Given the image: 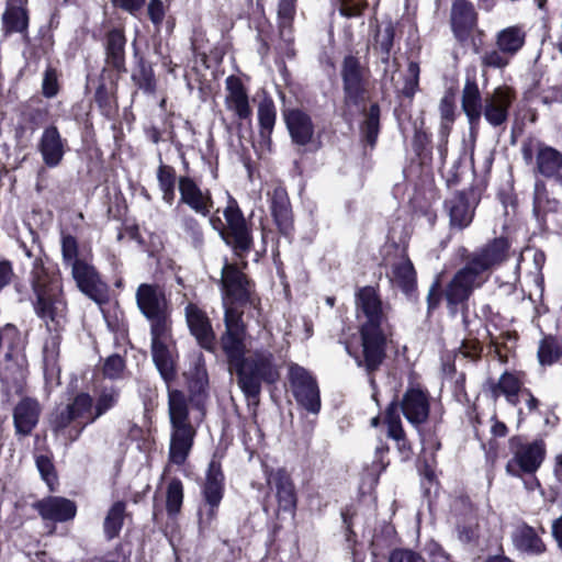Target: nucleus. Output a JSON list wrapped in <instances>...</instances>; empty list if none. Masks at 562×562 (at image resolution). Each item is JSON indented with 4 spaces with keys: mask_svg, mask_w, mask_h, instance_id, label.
Returning <instances> with one entry per match:
<instances>
[{
    "mask_svg": "<svg viewBox=\"0 0 562 562\" xmlns=\"http://www.w3.org/2000/svg\"><path fill=\"white\" fill-rule=\"evenodd\" d=\"M386 277L393 286L401 289L405 294H409L415 290L416 271L413 262L404 251L391 261L386 270Z\"/></svg>",
    "mask_w": 562,
    "mask_h": 562,
    "instance_id": "b1692460",
    "label": "nucleus"
},
{
    "mask_svg": "<svg viewBox=\"0 0 562 562\" xmlns=\"http://www.w3.org/2000/svg\"><path fill=\"white\" fill-rule=\"evenodd\" d=\"M224 474L218 461L211 460L201 486V499L221 504L224 496Z\"/></svg>",
    "mask_w": 562,
    "mask_h": 562,
    "instance_id": "2f4dec72",
    "label": "nucleus"
},
{
    "mask_svg": "<svg viewBox=\"0 0 562 562\" xmlns=\"http://www.w3.org/2000/svg\"><path fill=\"white\" fill-rule=\"evenodd\" d=\"M58 78L54 68H46L42 82V92L46 98H54L58 93Z\"/></svg>",
    "mask_w": 562,
    "mask_h": 562,
    "instance_id": "5fc2aeb1",
    "label": "nucleus"
},
{
    "mask_svg": "<svg viewBox=\"0 0 562 562\" xmlns=\"http://www.w3.org/2000/svg\"><path fill=\"white\" fill-rule=\"evenodd\" d=\"M340 12L346 16H356L367 7V0H339Z\"/></svg>",
    "mask_w": 562,
    "mask_h": 562,
    "instance_id": "13d9d810",
    "label": "nucleus"
},
{
    "mask_svg": "<svg viewBox=\"0 0 562 562\" xmlns=\"http://www.w3.org/2000/svg\"><path fill=\"white\" fill-rule=\"evenodd\" d=\"M515 548L529 555H538L544 552L546 546L536 530L527 524L519 525L513 532Z\"/></svg>",
    "mask_w": 562,
    "mask_h": 562,
    "instance_id": "72a5a7b5",
    "label": "nucleus"
},
{
    "mask_svg": "<svg viewBox=\"0 0 562 562\" xmlns=\"http://www.w3.org/2000/svg\"><path fill=\"white\" fill-rule=\"evenodd\" d=\"M225 92L226 109L240 121L250 120L252 111L241 80L236 76H228L225 80Z\"/></svg>",
    "mask_w": 562,
    "mask_h": 562,
    "instance_id": "412c9836",
    "label": "nucleus"
},
{
    "mask_svg": "<svg viewBox=\"0 0 562 562\" xmlns=\"http://www.w3.org/2000/svg\"><path fill=\"white\" fill-rule=\"evenodd\" d=\"M186 319L191 334L195 337L199 345L213 350L215 347V334L206 314L195 304H188L186 307Z\"/></svg>",
    "mask_w": 562,
    "mask_h": 562,
    "instance_id": "4be33fe9",
    "label": "nucleus"
},
{
    "mask_svg": "<svg viewBox=\"0 0 562 562\" xmlns=\"http://www.w3.org/2000/svg\"><path fill=\"white\" fill-rule=\"evenodd\" d=\"M401 408L406 419L414 426L425 423L429 415V401L425 391L409 387L401 402Z\"/></svg>",
    "mask_w": 562,
    "mask_h": 562,
    "instance_id": "393cba45",
    "label": "nucleus"
},
{
    "mask_svg": "<svg viewBox=\"0 0 562 562\" xmlns=\"http://www.w3.org/2000/svg\"><path fill=\"white\" fill-rule=\"evenodd\" d=\"M65 144L66 140L61 138L56 126L44 128L37 148L47 167L54 168L60 164L65 155Z\"/></svg>",
    "mask_w": 562,
    "mask_h": 562,
    "instance_id": "a878e982",
    "label": "nucleus"
},
{
    "mask_svg": "<svg viewBox=\"0 0 562 562\" xmlns=\"http://www.w3.org/2000/svg\"><path fill=\"white\" fill-rule=\"evenodd\" d=\"M154 363L168 385V413L171 426L169 461L182 465L192 449L195 429L189 420V403L183 392L171 390L169 383L176 378V351L170 325L150 328Z\"/></svg>",
    "mask_w": 562,
    "mask_h": 562,
    "instance_id": "f03ea898",
    "label": "nucleus"
},
{
    "mask_svg": "<svg viewBox=\"0 0 562 562\" xmlns=\"http://www.w3.org/2000/svg\"><path fill=\"white\" fill-rule=\"evenodd\" d=\"M220 283L223 301L226 299L231 303L249 304L257 308L258 300L252 293L250 282L235 265L225 262Z\"/></svg>",
    "mask_w": 562,
    "mask_h": 562,
    "instance_id": "f8f14e48",
    "label": "nucleus"
},
{
    "mask_svg": "<svg viewBox=\"0 0 562 562\" xmlns=\"http://www.w3.org/2000/svg\"><path fill=\"white\" fill-rule=\"evenodd\" d=\"M116 7H120L128 12L137 11L142 8L145 0H112Z\"/></svg>",
    "mask_w": 562,
    "mask_h": 562,
    "instance_id": "338daca9",
    "label": "nucleus"
},
{
    "mask_svg": "<svg viewBox=\"0 0 562 562\" xmlns=\"http://www.w3.org/2000/svg\"><path fill=\"white\" fill-rule=\"evenodd\" d=\"M486 280L469 261L456 272L445 290V300L451 314L462 307L473 291Z\"/></svg>",
    "mask_w": 562,
    "mask_h": 562,
    "instance_id": "9d476101",
    "label": "nucleus"
},
{
    "mask_svg": "<svg viewBox=\"0 0 562 562\" xmlns=\"http://www.w3.org/2000/svg\"><path fill=\"white\" fill-rule=\"evenodd\" d=\"M12 277L13 269L10 261H0V291L11 282Z\"/></svg>",
    "mask_w": 562,
    "mask_h": 562,
    "instance_id": "0e129e2a",
    "label": "nucleus"
},
{
    "mask_svg": "<svg viewBox=\"0 0 562 562\" xmlns=\"http://www.w3.org/2000/svg\"><path fill=\"white\" fill-rule=\"evenodd\" d=\"M483 105L482 95L475 79L467 77L462 90V109L471 124L480 121Z\"/></svg>",
    "mask_w": 562,
    "mask_h": 562,
    "instance_id": "f704fd0d",
    "label": "nucleus"
},
{
    "mask_svg": "<svg viewBox=\"0 0 562 562\" xmlns=\"http://www.w3.org/2000/svg\"><path fill=\"white\" fill-rule=\"evenodd\" d=\"M360 131L363 139L372 147L374 146L380 130V108L376 103L371 104L364 115Z\"/></svg>",
    "mask_w": 562,
    "mask_h": 562,
    "instance_id": "37998d69",
    "label": "nucleus"
},
{
    "mask_svg": "<svg viewBox=\"0 0 562 562\" xmlns=\"http://www.w3.org/2000/svg\"><path fill=\"white\" fill-rule=\"evenodd\" d=\"M419 65L415 61H409L407 67V76L405 77L402 93L405 97L412 98L417 91L419 83Z\"/></svg>",
    "mask_w": 562,
    "mask_h": 562,
    "instance_id": "864d4df0",
    "label": "nucleus"
},
{
    "mask_svg": "<svg viewBox=\"0 0 562 562\" xmlns=\"http://www.w3.org/2000/svg\"><path fill=\"white\" fill-rule=\"evenodd\" d=\"M36 467L43 480L50 485L55 481L54 465L46 456L36 457Z\"/></svg>",
    "mask_w": 562,
    "mask_h": 562,
    "instance_id": "6e6d98bb",
    "label": "nucleus"
},
{
    "mask_svg": "<svg viewBox=\"0 0 562 562\" xmlns=\"http://www.w3.org/2000/svg\"><path fill=\"white\" fill-rule=\"evenodd\" d=\"M125 36L120 30H112L106 35V61L117 70L124 68Z\"/></svg>",
    "mask_w": 562,
    "mask_h": 562,
    "instance_id": "4c0bfd02",
    "label": "nucleus"
},
{
    "mask_svg": "<svg viewBox=\"0 0 562 562\" xmlns=\"http://www.w3.org/2000/svg\"><path fill=\"white\" fill-rule=\"evenodd\" d=\"M296 13V0H279L278 24L281 40L288 45L293 42V20Z\"/></svg>",
    "mask_w": 562,
    "mask_h": 562,
    "instance_id": "e433bc0d",
    "label": "nucleus"
},
{
    "mask_svg": "<svg viewBox=\"0 0 562 562\" xmlns=\"http://www.w3.org/2000/svg\"><path fill=\"white\" fill-rule=\"evenodd\" d=\"M223 214L227 223V231H221V235L225 243L233 248L235 255L243 258L252 247L250 228L234 199H229Z\"/></svg>",
    "mask_w": 562,
    "mask_h": 562,
    "instance_id": "9b49d317",
    "label": "nucleus"
},
{
    "mask_svg": "<svg viewBox=\"0 0 562 562\" xmlns=\"http://www.w3.org/2000/svg\"><path fill=\"white\" fill-rule=\"evenodd\" d=\"M533 213L542 221L547 229L557 234L562 232V207L555 199L548 195L546 183L537 180L533 194Z\"/></svg>",
    "mask_w": 562,
    "mask_h": 562,
    "instance_id": "2eb2a0df",
    "label": "nucleus"
},
{
    "mask_svg": "<svg viewBox=\"0 0 562 562\" xmlns=\"http://www.w3.org/2000/svg\"><path fill=\"white\" fill-rule=\"evenodd\" d=\"M450 20L456 38L464 42L476 25L474 7L467 0H456L452 3Z\"/></svg>",
    "mask_w": 562,
    "mask_h": 562,
    "instance_id": "bb28decb",
    "label": "nucleus"
},
{
    "mask_svg": "<svg viewBox=\"0 0 562 562\" xmlns=\"http://www.w3.org/2000/svg\"><path fill=\"white\" fill-rule=\"evenodd\" d=\"M205 398H206V393L204 390V383H201L198 394L190 400L192 407L199 412V418H202L204 416Z\"/></svg>",
    "mask_w": 562,
    "mask_h": 562,
    "instance_id": "69168bd1",
    "label": "nucleus"
},
{
    "mask_svg": "<svg viewBox=\"0 0 562 562\" xmlns=\"http://www.w3.org/2000/svg\"><path fill=\"white\" fill-rule=\"evenodd\" d=\"M395 35V29L392 22H387L383 25L378 26L374 44L372 46L373 52L380 57L382 64L385 65L384 72H387V66L390 64L391 50L393 47Z\"/></svg>",
    "mask_w": 562,
    "mask_h": 562,
    "instance_id": "c9c22d12",
    "label": "nucleus"
},
{
    "mask_svg": "<svg viewBox=\"0 0 562 562\" xmlns=\"http://www.w3.org/2000/svg\"><path fill=\"white\" fill-rule=\"evenodd\" d=\"M183 503V485L179 479H172L166 491V510L170 517L177 516Z\"/></svg>",
    "mask_w": 562,
    "mask_h": 562,
    "instance_id": "a18cd8bd",
    "label": "nucleus"
},
{
    "mask_svg": "<svg viewBox=\"0 0 562 562\" xmlns=\"http://www.w3.org/2000/svg\"><path fill=\"white\" fill-rule=\"evenodd\" d=\"M479 200L473 190L460 191L445 201V207L453 228L468 227L474 217Z\"/></svg>",
    "mask_w": 562,
    "mask_h": 562,
    "instance_id": "a211bd4d",
    "label": "nucleus"
},
{
    "mask_svg": "<svg viewBox=\"0 0 562 562\" xmlns=\"http://www.w3.org/2000/svg\"><path fill=\"white\" fill-rule=\"evenodd\" d=\"M509 449L513 458L506 464V472L512 476H519L521 472L535 473L546 456V445L541 439L528 442L514 436L509 439Z\"/></svg>",
    "mask_w": 562,
    "mask_h": 562,
    "instance_id": "6e6552de",
    "label": "nucleus"
},
{
    "mask_svg": "<svg viewBox=\"0 0 562 562\" xmlns=\"http://www.w3.org/2000/svg\"><path fill=\"white\" fill-rule=\"evenodd\" d=\"M133 80L137 87L146 93H153L156 89V80L153 68L140 61L137 71L133 74Z\"/></svg>",
    "mask_w": 562,
    "mask_h": 562,
    "instance_id": "8fccbe9b",
    "label": "nucleus"
},
{
    "mask_svg": "<svg viewBox=\"0 0 562 562\" xmlns=\"http://www.w3.org/2000/svg\"><path fill=\"white\" fill-rule=\"evenodd\" d=\"M35 508L43 519L60 522L72 519L77 513L76 504L72 501L56 496L40 501Z\"/></svg>",
    "mask_w": 562,
    "mask_h": 562,
    "instance_id": "c756f323",
    "label": "nucleus"
},
{
    "mask_svg": "<svg viewBox=\"0 0 562 562\" xmlns=\"http://www.w3.org/2000/svg\"><path fill=\"white\" fill-rule=\"evenodd\" d=\"M389 562H426L418 553L408 549L393 550L389 557Z\"/></svg>",
    "mask_w": 562,
    "mask_h": 562,
    "instance_id": "4d7b16f0",
    "label": "nucleus"
},
{
    "mask_svg": "<svg viewBox=\"0 0 562 562\" xmlns=\"http://www.w3.org/2000/svg\"><path fill=\"white\" fill-rule=\"evenodd\" d=\"M157 180L162 200L171 205L175 201L176 172L175 169L167 165H160L157 170Z\"/></svg>",
    "mask_w": 562,
    "mask_h": 562,
    "instance_id": "c03bdc74",
    "label": "nucleus"
},
{
    "mask_svg": "<svg viewBox=\"0 0 562 562\" xmlns=\"http://www.w3.org/2000/svg\"><path fill=\"white\" fill-rule=\"evenodd\" d=\"M439 112L441 120L448 122L454 121V100L451 94H445L439 103Z\"/></svg>",
    "mask_w": 562,
    "mask_h": 562,
    "instance_id": "052dcab7",
    "label": "nucleus"
},
{
    "mask_svg": "<svg viewBox=\"0 0 562 562\" xmlns=\"http://www.w3.org/2000/svg\"><path fill=\"white\" fill-rule=\"evenodd\" d=\"M24 255L34 258L30 274V282L34 294L32 302L35 315L46 326L48 337L43 346V370L47 382L57 381L59 378V346L61 331L67 323V303L63 293V285L58 277L49 271L33 248L25 244L20 246Z\"/></svg>",
    "mask_w": 562,
    "mask_h": 562,
    "instance_id": "f257e3e1",
    "label": "nucleus"
},
{
    "mask_svg": "<svg viewBox=\"0 0 562 562\" xmlns=\"http://www.w3.org/2000/svg\"><path fill=\"white\" fill-rule=\"evenodd\" d=\"M121 397V390L114 385H103L95 398L81 392L74 400L58 406L50 415L49 425L54 434L66 445L76 441L88 425L114 408Z\"/></svg>",
    "mask_w": 562,
    "mask_h": 562,
    "instance_id": "39448f33",
    "label": "nucleus"
},
{
    "mask_svg": "<svg viewBox=\"0 0 562 562\" xmlns=\"http://www.w3.org/2000/svg\"><path fill=\"white\" fill-rule=\"evenodd\" d=\"M524 383L517 373L504 372L497 382L491 381L488 383L491 396L497 400L501 395H504L507 403L517 406L519 403V395Z\"/></svg>",
    "mask_w": 562,
    "mask_h": 562,
    "instance_id": "7c9ffc66",
    "label": "nucleus"
},
{
    "mask_svg": "<svg viewBox=\"0 0 562 562\" xmlns=\"http://www.w3.org/2000/svg\"><path fill=\"white\" fill-rule=\"evenodd\" d=\"M40 406L35 400L23 398L14 408L13 419L18 434L29 435L38 422Z\"/></svg>",
    "mask_w": 562,
    "mask_h": 562,
    "instance_id": "473e14b6",
    "label": "nucleus"
},
{
    "mask_svg": "<svg viewBox=\"0 0 562 562\" xmlns=\"http://www.w3.org/2000/svg\"><path fill=\"white\" fill-rule=\"evenodd\" d=\"M341 76L344 80L345 99L348 104H358L363 93L360 64L353 56L344 60Z\"/></svg>",
    "mask_w": 562,
    "mask_h": 562,
    "instance_id": "c85d7f7f",
    "label": "nucleus"
},
{
    "mask_svg": "<svg viewBox=\"0 0 562 562\" xmlns=\"http://www.w3.org/2000/svg\"><path fill=\"white\" fill-rule=\"evenodd\" d=\"M527 32L524 25L504 27L495 34V48L486 49L481 55L484 68L504 69L526 44Z\"/></svg>",
    "mask_w": 562,
    "mask_h": 562,
    "instance_id": "423d86ee",
    "label": "nucleus"
},
{
    "mask_svg": "<svg viewBox=\"0 0 562 562\" xmlns=\"http://www.w3.org/2000/svg\"><path fill=\"white\" fill-rule=\"evenodd\" d=\"M180 227L186 239L190 241L195 249H201L203 247V231L196 218L189 214L181 216Z\"/></svg>",
    "mask_w": 562,
    "mask_h": 562,
    "instance_id": "49530a36",
    "label": "nucleus"
},
{
    "mask_svg": "<svg viewBox=\"0 0 562 562\" xmlns=\"http://www.w3.org/2000/svg\"><path fill=\"white\" fill-rule=\"evenodd\" d=\"M426 550L430 562H454L451 557L443 550V548L437 542L428 543Z\"/></svg>",
    "mask_w": 562,
    "mask_h": 562,
    "instance_id": "bf43d9fd",
    "label": "nucleus"
},
{
    "mask_svg": "<svg viewBox=\"0 0 562 562\" xmlns=\"http://www.w3.org/2000/svg\"><path fill=\"white\" fill-rule=\"evenodd\" d=\"M276 106L270 98H265L258 105L259 134L263 140H269L276 124Z\"/></svg>",
    "mask_w": 562,
    "mask_h": 562,
    "instance_id": "a19ab883",
    "label": "nucleus"
},
{
    "mask_svg": "<svg viewBox=\"0 0 562 562\" xmlns=\"http://www.w3.org/2000/svg\"><path fill=\"white\" fill-rule=\"evenodd\" d=\"M441 299L440 290L438 286V283H434L429 290L427 302H428V308L434 310L438 306Z\"/></svg>",
    "mask_w": 562,
    "mask_h": 562,
    "instance_id": "774afa93",
    "label": "nucleus"
},
{
    "mask_svg": "<svg viewBox=\"0 0 562 562\" xmlns=\"http://www.w3.org/2000/svg\"><path fill=\"white\" fill-rule=\"evenodd\" d=\"M272 214H273V216L276 218V222L279 225L288 224V221H289V210H288V206H286L284 201H281V202L273 201Z\"/></svg>",
    "mask_w": 562,
    "mask_h": 562,
    "instance_id": "e2e57ef3",
    "label": "nucleus"
},
{
    "mask_svg": "<svg viewBox=\"0 0 562 562\" xmlns=\"http://www.w3.org/2000/svg\"><path fill=\"white\" fill-rule=\"evenodd\" d=\"M357 318L360 324L362 356L352 352L346 344V351L355 358L358 367L368 373L375 371L385 358L391 335L390 325L382 302L372 286L361 288L356 294Z\"/></svg>",
    "mask_w": 562,
    "mask_h": 562,
    "instance_id": "7ed1b4c3",
    "label": "nucleus"
},
{
    "mask_svg": "<svg viewBox=\"0 0 562 562\" xmlns=\"http://www.w3.org/2000/svg\"><path fill=\"white\" fill-rule=\"evenodd\" d=\"M220 505L218 503L201 499L198 507V527L200 535H206L214 529Z\"/></svg>",
    "mask_w": 562,
    "mask_h": 562,
    "instance_id": "79ce46f5",
    "label": "nucleus"
},
{
    "mask_svg": "<svg viewBox=\"0 0 562 562\" xmlns=\"http://www.w3.org/2000/svg\"><path fill=\"white\" fill-rule=\"evenodd\" d=\"M125 516L126 503L123 501L114 502L109 508L103 521V531L108 540H112L120 535Z\"/></svg>",
    "mask_w": 562,
    "mask_h": 562,
    "instance_id": "58836bf2",
    "label": "nucleus"
},
{
    "mask_svg": "<svg viewBox=\"0 0 562 562\" xmlns=\"http://www.w3.org/2000/svg\"><path fill=\"white\" fill-rule=\"evenodd\" d=\"M245 333L224 331L221 346L231 369L236 373L237 384L249 402L257 404L262 383L271 384L279 378L273 363V355L269 350L256 349L246 357Z\"/></svg>",
    "mask_w": 562,
    "mask_h": 562,
    "instance_id": "20e7f679",
    "label": "nucleus"
},
{
    "mask_svg": "<svg viewBox=\"0 0 562 562\" xmlns=\"http://www.w3.org/2000/svg\"><path fill=\"white\" fill-rule=\"evenodd\" d=\"M125 361L119 355L109 356L103 364V374L111 380H117L123 376Z\"/></svg>",
    "mask_w": 562,
    "mask_h": 562,
    "instance_id": "603ef678",
    "label": "nucleus"
},
{
    "mask_svg": "<svg viewBox=\"0 0 562 562\" xmlns=\"http://www.w3.org/2000/svg\"><path fill=\"white\" fill-rule=\"evenodd\" d=\"M284 116L292 142L299 146L311 144L314 137V124L311 116L297 109L289 110Z\"/></svg>",
    "mask_w": 562,
    "mask_h": 562,
    "instance_id": "cd10ccee",
    "label": "nucleus"
},
{
    "mask_svg": "<svg viewBox=\"0 0 562 562\" xmlns=\"http://www.w3.org/2000/svg\"><path fill=\"white\" fill-rule=\"evenodd\" d=\"M180 203L188 205L202 216H209L213 209V199L210 190H202L190 177H180L178 181Z\"/></svg>",
    "mask_w": 562,
    "mask_h": 562,
    "instance_id": "6ab92c4d",
    "label": "nucleus"
},
{
    "mask_svg": "<svg viewBox=\"0 0 562 562\" xmlns=\"http://www.w3.org/2000/svg\"><path fill=\"white\" fill-rule=\"evenodd\" d=\"M522 159L527 165L535 159V171L546 178H553L562 192V153L538 140L529 138L521 144Z\"/></svg>",
    "mask_w": 562,
    "mask_h": 562,
    "instance_id": "0eeeda50",
    "label": "nucleus"
},
{
    "mask_svg": "<svg viewBox=\"0 0 562 562\" xmlns=\"http://www.w3.org/2000/svg\"><path fill=\"white\" fill-rule=\"evenodd\" d=\"M71 268V274L78 289L99 305L108 300V286L100 279L93 266L86 261L76 262Z\"/></svg>",
    "mask_w": 562,
    "mask_h": 562,
    "instance_id": "dca6fc26",
    "label": "nucleus"
},
{
    "mask_svg": "<svg viewBox=\"0 0 562 562\" xmlns=\"http://www.w3.org/2000/svg\"><path fill=\"white\" fill-rule=\"evenodd\" d=\"M135 299L140 313L150 322V328L170 325V304L162 286L142 283L136 290Z\"/></svg>",
    "mask_w": 562,
    "mask_h": 562,
    "instance_id": "1a4fd4ad",
    "label": "nucleus"
},
{
    "mask_svg": "<svg viewBox=\"0 0 562 562\" xmlns=\"http://www.w3.org/2000/svg\"><path fill=\"white\" fill-rule=\"evenodd\" d=\"M61 256L63 261L66 266H74L76 262H80L81 260L78 258V241L77 239L69 234H61Z\"/></svg>",
    "mask_w": 562,
    "mask_h": 562,
    "instance_id": "3c124183",
    "label": "nucleus"
},
{
    "mask_svg": "<svg viewBox=\"0 0 562 562\" xmlns=\"http://www.w3.org/2000/svg\"><path fill=\"white\" fill-rule=\"evenodd\" d=\"M265 475L268 485L276 490L279 507L285 512L293 510L296 506V494L286 470L265 467Z\"/></svg>",
    "mask_w": 562,
    "mask_h": 562,
    "instance_id": "aec40b11",
    "label": "nucleus"
},
{
    "mask_svg": "<svg viewBox=\"0 0 562 562\" xmlns=\"http://www.w3.org/2000/svg\"><path fill=\"white\" fill-rule=\"evenodd\" d=\"M289 379L296 402L307 412L317 414L321 409V397L316 380L299 364L290 366Z\"/></svg>",
    "mask_w": 562,
    "mask_h": 562,
    "instance_id": "ddd939ff",
    "label": "nucleus"
},
{
    "mask_svg": "<svg viewBox=\"0 0 562 562\" xmlns=\"http://www.w3.org/2000/svg\"><path fill=\"white\" fill-rule=\"evenodd\" d=\"M385 422L387 424V435L390 438L394 439L398 448L402 449L405 447V438L404 430L402 428L401 419L397 414V406L392 403L387 408Z\"/></svg>",
    "mask_w": 562,
    "mask_h": 562,
    "instance_id": "de8ad7c7",
    "label": "nucleus"
},
{
    "mask_svg": "<svg viewBox=\"0 0 562 562\" xmlns=\"http://www.w3.org/2000/svg\"><path fill=\"white\" fill-rule=\"evenodd\" d=\"M29 0H5L1 16L2 32L5 36L14 33L25 34L29 29Z\"/></svg>",
    "mask_w": 562,
    "mask_h": 562,
    "instance_id": "5701e85b",
    "label": "nucleus"
},
{
    "mask_svg": "<svg viewBox=\"0 0 562 562\" xmlns=\"http://www.w3.org/2000/svg\"><path fill=\"white\" fill-rule=\"evenodd\" d=\"M148 15L150 21L156 25H160L165 18V8L161 0H150L148 4Z\"/></svg>",
    "mask_w": 562,
    "mask_h": 562,
    "instance_id": "680f3d73",
    "label": "nucleus"
},
{
    "mask_svg": "<svg viewBox=\"0 0 562 562\" xmlns=\"http://www.w3.org/2000/svg\"><path fill=\"white\" fill-rule=\"evenodd\" d=\"M235 304L226 301V299L223 301L225 331L245 333L246 327L241 318L243 312L234 306Z\"/></svg>",
    "mask_w": 562,
    "mask_h": 562,
    "instance_id": "09e8293b",
    "label": "nucleus"
},
{
    "mask_svg": "<svg viewBox=\"0 0 562 562\" xmlns=\"http://www.w3.org/2000/svg\"><path fill=\"white\" fill-rule=\"evenodd\" d=\"M510 255V243L506 237H497L473 251L468 261L482 274L505 262Z\"/></svg>",
    "mask_w": 562,
    "mask_h": 562,
    "instance_id": "4468645a",
    "label": "nucleus"
},
{
    "mask_svg": "<svg viewBox=\"0 0 562 562\" xmlns=\"http://www.w3.org/2000/svg\"><path fill=\"white\" fill-rule=\"evenodd\" d=\"M562 357V345L558 338L544 336L538 346L537 358L542 367H550L557 363Z\"/></svg>",
    "mask_w": 562,
    "mask_h": 562,
    "instance_id": "ea45409f",
    "label": "nucleus"
},
{
    "mask_svg": "<svg viewBox=\"0 0 562 562\" xmlns=\"http://www.w3.org/2000/svg\"><path fill=\"white\" fill-rule=\"evenodd\" d=\"M515 100V93L512 88L501 86L487 94L484 99L482 114L487 123L494 127L504 125L509 115V109Z\"/></svg>",
    "mask_w": 562,
    "mask_h": 562,
    "instance_id": "f3484780",
    "label": "nucleus"
}]
</instances>
